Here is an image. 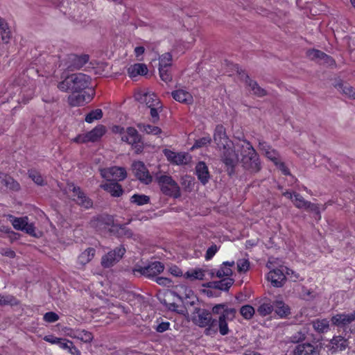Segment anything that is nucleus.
Here are the masks:
<instances>
[{"label":"nucleus","instance_id":"nucleus-9","mask_svg":"<svg viewBox=\"0 0 355 355\" xmlns=\"http://www.w3.org/2000/svg\"><path fill=\"white\" fill-rule=\"evenodd\" d=\"M164 269V266L159 261H154L145 267H140L133 270L134 273L139 272L141 275H144L148 278L155 277Z\"/></svg>","mask_w":355,"mask_h":355},{"label":"nucleus","instance_id":"nucleus-7","mask_svg":"<svg viewBox=\"0 0 355 355\" xmlns=\"http://www.w3.org/2000/svg\"><path fill=\"white\" fill-rule=\"evenodd\" d=\"M101 175L109 181H122L127 176V172L123 167L113 166L101 169Z\"/></svg>","mask_w":355,"mask_h":355},{"label":"nucleus","instance_id":"nucleus-44","mask_svg":"<svg viewBox=\"0 0 355 355\" xmlns=\"http://www.w3.org/2000/svg\"><path fill=\"white\" fill-rule=\"evenodd\" d=\"M273 311V304L270 302H265L261 304L257 309V313L261 316H266Z\"/></svg>","mask_w":355,"mask_h":355},{"label":"nucleus","instance_id":"nucleus-17","mask_svg":"<svg viewBox=\"0 0 355 355\" xmlns=\"http://www.w3.org/2000/svg\"><path fill=\"white\" fill-rule=\"evenodd\" d=\"M267 279L273 286L282 287L286 281V276L282 270L277 268L268 272Z\"/></svg>","mask_w":355,"mask_h":355},{"label":"nucleus","instance_id":"nucleus-56","mask_svg":"<svg viewBox=\"0 0 355 355\" xmlns=\"http://www.w3.org/2000/svg\"><path fill=\"white\" fill-rule=\"evenodd\" d=\"M43 319L46 322H55L59 320V316L54 312H47L44 315Z\"/></svg>","mask_w":355,"mask_h":355},{"label":"nucleus","instance_id":"nucleus-46","mask_svg":"<svg viewBox=\"0 0 355 355\" xmlns=\"http://www.w3.org/2000/svg\"><path fill=\"white\" fill-rule=\"evenodd\" d=\"M306 56L311 60H320L322 58H326V56L324 55V52L318 50V49H309L306 51Z\"/></svg>","mask_w":355,"mask_h":355},{"label":"nucleus","instance_id":"nucleus-64","mask_svg":"<svg viewBox=\"0 0 355 355\" xmlns=\"http://www.w3.org/2000/svg\"><path fill=\"white\" fill-rule=\"evenodd\" d=\"M155 282L162 286H169L171 284V280L166 277H158L155 279Z\"/></svg>","mask_w":355,"mask_h":355},{"label":"nucleus","instance_id":"nucleus-60","mask_svg":"<svg viewBox=\"0 0 355 355\" xmlns=\"http://www.w3.org/2000/svg\"><path fill=\"white\" fill-rule=\"evenodd\" d=\"M16 300L12 296H1L0 295V304H14Z\"/></svg>","mask_w":355,"mask_h":355},{"label":"nucleus","instance_id":"nucleus-23","mask_svg":"<svg viewBox=\"0 0 355 355\" xmlns=\"http://www.w3.org/2000/svg\"><path fill=\"white\" fill-rule=\"evenodd\" d=\"M105 191L114 197H119L123 193L121 186L114 182H109L101 186Z\"/></svg>","mask_w":355,"mask_h":355},{"label":"nucleus","instance_id":"nucleus-63","mask_svg":"<svg viewBox=\"0 0 355 355\" xmlns=\"http://www.w3.org/2000/svg\"><path fill=\"white\" fill-rule=\"evenodd\" d=\"M259 148L260 150L265 152L266 155H269L270 153V146L268 144L267 142L263 141H259Z\"/></svg>","mask_w":355,"mask_h":355},{"label":"nucleus","instance_id":"nucleus-14","mask_svg":"<svg viewBox=\"0 0 355 355\" xmlns=\"http://www.w3.org/2000/svg\"><path fill=\"white\" fill-rule=\"evenodd\" d=\"M73 92H80L88 87L89 76L85 73H78L71 74Z\"/></svg>","mask_w":355,"mask_h":355},{"label":"nucleus","instance_id":"nucleus-49","mask_svg":"<svg viewBox=\"0 0 355 355\" xmlns=\"http://www.w3.org/2000/svg\"><path fill=\"white\" fill-rule=\"evenodd\" d=\"M149 108L152 121L153 123H157L159 119V112L162 110V103H160V106H153Z\"/></svg>","mask_w":355,"mask_h":355},{"label":"nucleus","instance_id":"nucleus-35","mask_svg":"<svg viewBox=\"0 0 355 355\" xmlns=\"http://www.w3.org/2000/svg\"><path fill=\"white\" fill-rule=\"evenodd\" d=\"M184 277L190 280H202L205 277V271L201 268L192 269L187 271L184 274Z\"/></svg>","mask_w":355,"mask_h":355},{"label":"nucleus","instance_id":"nucleus-52","mask_svg":"<svg viewBox=\"0 0 355 355\" xmlns=\"http://www.w3.org/2000/svg\"><path fill=\"white\" fill-rule=\"evenodd\" d=\"M250 268L248 259H241L237 261V269L239 272H245Z\"/></svg>","mask_w":355,"mask_h":355},{"label":"nucleus","instance_id":"nucleus-36","mask_svg":"<svg viewBox=\"0 0 355 355\" xmlns=\"http://www.w3.org/2000/svg\"><path fill=\"white\" fill-rule=\"evenodd\" d=\"M139 129L148 135L158 136L162 133V129L157 126L150 124L139 125Z\"/></svg>","mask_w":355,"mask_h":355},{"label":"nucleus","instance_id":"nucleus-16","mask_svg":"<svg viewBox=\"0 0 355 355\" xmlns=\"http://www.w3.org/2000/svg\"><path fill=\"white\" fill-rule=\"evenodd\" d=\"M89 60V55H78L70 54L68 55V68L71 70L79 69Z\"/></svg>","mask_w":355,"mask_h":355},{"label":"nucleus","instance_id":"nucleus-62","mask_svg":"<svg viewBox=\"0 0 355 355\" xmlns=\"http://www.w3.org/2000/svg\"><path fill=\"white\" fill-rule=\"evenodd\" d=\"M223 162L229 168L232 169L234 166L236 160L235 157H224L223 159Z\"/></svg>","mask_w":355,"mask_h":355},{"label":"nucleus","instance_id":"nucleus-43","mask_svg":"<svg viewBox=\"0 0 355 355\" xmlns=\"http://www.w3.org/2000/svg\"><path fill=\"white\" fill-rule=\"evenodd\" d=\"M172 55L169 53L162 54L159 59V68H168L171 65Z\"/></svg>","mask_w":355,"mask_h":355},{"label":"nucleus","instance_id":"nucleus-33","mask_svg":"<svg viewBox=\"0 0 355 355\" xmlns=\"http://www.w3.org/2000/svg\"><path fill=\"white\" fill-rule=\"evenodd\" d=\"M245 82L251 88L252 91H253L254 94L259 96H263L266 94L265 89L259 87L256 81L251 80L248 75L245 78Z\"/></svg>","mask_w":355,"mask_h":355},{"label":"nucleus","instance_id":"nucleus-24","mask_svg":"<svg viewBox=\"0 0 355 355\" xmlns=\"http://www.w3.org/2000/svg\"><path fill=\"white\" fill-rule=\"evenodd\" d=\"M311 323L314 330L319 334H324L329 330V321L327 318L316 319Z\"/></svg>","mask_w":355,"mask_h":355},{"label":"nucleus","instance_id":"nucleus-25","mask_svg":"<svg viewBox=\"0 0 355 355\" xmlns=\"http://www.w3.org/2000/svg\"><path fill=\"white\" fill-rule=\"evenodd\" d=\"M234 265V261H225L222 263L220 269L216 271V276L218 278L223 277H228L232 275V270L230 267ZM211 275H214V272H212Z\"/></svg>","mask_w":355,"mask_h":355},{"label":"nucleus","instance_id":"nucleus-27","mask_svg":"<svg viewBox=\"0 0 355 355\" xmlns=\"http://www.w3.org/2000/svg\"><path fill=\"white\" fill-rule=\"evenodd\" d=\"M211 142V137L209 134L206 133L202 137L196 139L190 150L202 148L207 147Z\"/></svg>","mask_w":355,"mask_h":355},{"label":"nucleus","instance_id":"nucleus-22","mask_svg":"<svg viewBox=\"0 0 355 355\" xmlns=\"http://www.w3.org/2000/svg\"><path fill=\"white\" fill-rule=\"evenodd\" d=\"M148 73V68L145 64L137 63L131 65L128 69V74L130 78H135L139 75L144 76Z\"/></svg>","mask_w":355,"mask_h":355},{"label":"nucleus","instance_id":"nucleus-42","mask_svg":"<svg viewBox=\"0 0 355 355\" xmlns=\"http://www.w3.org/2000/svg\"><path fill=\"white\" fill-rule=\"evenodd\" d=\"M149 200V197L143 194H135L130 198L131 202L139 206L148 203Z\"/></svg>","mask_w":355,"mask_h":355},{"label":"nucleus","instance_id":"nucleus-19","mask_svg":"<svg viewBox=\"0 0 355 355\" xmlns=\"http://www.w3.org/2000/svg\"><path fill=\"white\" fill-rule=\"evenodd\" d=\"M294 355H318L317 347L310 343L298 345L294 349Z\"/></svg>","mask_w":355,"mask_h":355},{"label":"nucleus","instance_id":"nucleus-3","mask_svg":"<svg viewBox=\"0 0 355 355\" xmlns=\"http://www.w3.org/2000/svg\"><path fill=\"white\" fill-rule=\"evenodd\" d=\"M213 139L217 148L223 153V155H232L234 142L227 136L226 129L223 125L218 124L216 126Z\"/></svg>","mask_w":355,"mask_h":355},{"label":"nucleus","instance_id":"nucleus-59","mask_svg":"<svg viewBox=\"0 0 355 355\" xmlns=\"http://www.w3.org/2000/svg\"><path fill=\"white\" fill-rule=\"evenodd\" d=\"M218 251V248L216 245H212L211 247H209L207 252H206V254H205V259L207 260H209L211 259L214 255Z\"/></svg>","mask_w":355,"mask_h":355},{"label":"nucleus","instance_id":"nucleus-4","mask_svg":"<svg viewBox=\"0 0 355 355\" xmlns=\"http://www.w3.org/2000/svg\"><path fill=\"white\" fill-rule=\"evenodd\" d=\"M195 322L200 327H207L205 329L207 335H211L217 332V320L212 319L211 313L205 310L199 311L195 318Z\"/></svg>","mask_w":355,"mask_h":355},{"label":"nucleus","instance_id":"nucleus-5","mask_svg":"<svg viewBox=\"0 0 355 355\" xmlns=\"http://www.w3.org/2000/svg\"><path fill=\"white\" fill-rule=\"evenodd\" d=\"M121 139L131 145L136 154H139L142 152L144 143L141 140V136L135 128H128L125 130V133L121 136Z\"/></svg>","mask_w":355,"mask_h":355},{"label":"nucleus","instance_id":"nucleus-6","mask_svg":"<svg viewBox=\"0 0 355 355\" xmlns=\"http://www.w3.org/2000/svg\"><path fill=\"white\" fill-rule=\"evenodd\" d=\"M125 252V249L123 246L116 247L102 257L101 265L104 268L112 267L121 259Z\"/></svg>","mask_w":355,"mask_h":355},{"label":"nucleus","instance_id":"nucleus-39","mask_svg":"<svg viewBox=\"0 0 355 355\" xmlns=\"http://www.w3.org/2000/svg\"><path fill=\"white\" fill-rule=\"evenodd\" d=\"M111 231L116 232L119 237L130 238L132 236V231L122 225H113Z\"/></svg>","mask_w":355,"mask_h":355},{"label":"nucleus","instance_id":"nucleus-48","mask_svg":"<svg viewBox=\"0 0 355 355\" xmlns=\"http://www.w3.org/2000/svg\"><path fill=\"white\" fill-rule=\"evenodd\" d=\"M233 284V281L231 279H224L220 282H215L214 288L220 291H228Z\"/></svg>","mask_w":355,"mask_h":355},{"label":"nucleus","instance_id":"nucleus-8","mask_svg":"<svg viewBox=\"0 0 355 355\" xmlns=\"http://www.w3.org/2000/svg\"><path fill=\"white\" fill-rule=\"evenodd\" d=\"M231 155H257V154L250 141L239 139L237 142L234 143Z\"/></svg>","mask_w":355,"mask_h":355},{"label":"nucleus","instance_id":"nucleus-28","mask_svg":"<svg viewBox=\"0 0 355 355\" xmlns=\"http://www.w3.org/2000/svg\"><path fill=\"white\" fill-rule=\"evenodd\" d=\"M107 132L106 127L102 124L96 125L90 130V142L98 141Z\"/></svg>","mask_w":355,"mask_h":355},{"label":"nucleus","instance_id":"nucleus-41","mask_svg":"<svg viewBox=\"0 0 355 355\" xmlns=\"http://www.w3.org/2000/svg\"><path fill=\"white\" fill-rule=\"evenodd\" d=\"M71 76H68L64 80L60 82L58 87L62 92H73Z\"/></svg>","mask_w":355,"mask_h":355},{"label":"nucleus","instance_id":"nucleus-55","mask_svg":"<svg viewBox=\"0 0 355 355\" xmlns=\"http://www.w3.org/2000/svg\"><path fill=\"white\" fill-rule=\"evenodd\" d=\"M6 186L12 190H18L19 189V184L17 182L14 180L12 178H6L4 180Z\"/></svg>","mask_w":355,"mask_h":355},{"label":"nucleus","instance_id":"nucleus-18","mask_svg":"<svg viewBox=\"0 0 355 355\" xmlns=\"http://www.w3.org/2000/svg\"><path fill=\"white\" fill-rule=\"evenodd\" d=\"M135 98L137 101L145 103L148 108L153 106H160L161 101L154 93H144L142 95L137 94Z\"/></svg>","mask_w":355,"mask_h":355},{"label":"nucleus","instance_id":"nucleus-37","mask_svg":"<svg viewBox=\"0 0 355 355\" xmlns=\"http://www.w3.org/2000/svg\"><path fill=\"white\" fill-rule=\"evenodd\" d=\"M242 161L245 164H248V162H250V164L248 166H246V167L252 169L254 171H257L260 168V167H259L260 162L259 160V157L246 156V157H243V159Z\"/></svg>","mask_w":355,"mask_h":355},{"label":"nucleus","instance_id":"nucleus-32","mask_svg":"<svg viewBox=\"0 0 355 355\" xmlns=\"http://www.w3.org/2000/svg\"><path fill=\"white\" fill-rule=\"evenodd\" d=\"M0 33L4 43H8L11 38V32L6 20L0 17Z\"/></svg>","mask_w":355,"mask_h":355},{"label":"nucleus","instance_id":"nucleus-50","mask_svg":"<svg viewBox=\"0 0 355 355\" xmlns=\"http://www.w3.org/2000/svg\"><path fill=\"white\" fill-rule=\"evenodd\" d=\"M269 158L279 168V169L282 171V172L284 175L290 174L288 168L284 165V163L279 161L278 157H269Z\"/></svg>","mask_w":355,"mask_h":355},{"label":"nucleus","instance_id":"nucleus-40","mask_svg":"<svg viewBox=\"0 0 355 355\" xmlns=\"http://www.w3.org/2000/svg\"><path fill=\"white\" fill-rule=\"evenodd\" d=\"M68 189L69 191H72V194L71 196L73 198L74 200H76L78 204H83L84 202V196L81 193L79 187H76L73 184H69L68 187Z\"/></svg>","mask_w":355,"mask_h":355},{"label":"nucleus","instance_id":"nucleus-31","mask_svg":"<svg viewBox=\"0 0 355 355\" xmlns=\"http://www.w3.org/2000/svg\"><path fill=\"white\" fill-rule=\"evenodd\" d=\"M275 313L281 318L286 317L290 314V309L282 301L277 300L273 304Z\"/></svg>","mask_w":355,"mask_h":355},{"label":"nucleus","instance_id":"nucleus-58","mask_svg":"<svg viewBox=\"0 0 355 355\" xmlns=\"http://www.w3.org/2000/svg\"><path fill=\"white\" fill-rule=\"evenodd\" d=\"M103 111L101 109L90 110V123L94 120H99L103 117Z\"/></svg>","mask_w":355,"mask_h":355},{"label":"nucleus","instance_id":"nucleus-53","mask_svg":"<svg viewBox=\"0 0 355 355\" xmlns=\"http://www.w3.org/2000/svg\"><path fill=\"white\" fill-rule=\"evenodd\" d=\"M71 141L78 144L87 143L89 141V132L77 135Z\"/></svg>","mask_w":355,"mask_h":355},{"label":"nucleus","instance_id":"nucleus-10","mask_svg":"<svg viewBox=\"0 0 355 355\" xmlns=\"http://www.w3.org/2000/svg\"><path fill=\"white\" fill-rule=\"evenodd\" d=\"M9 218L15 230L24 231L31 236L35 235L34 225L28 222V217L25 216L17 218L12 216H10Z\"/></svg>","mask_w":355,"mask_h":355},{"label":"nucleus","instance_id":"nucleus-26","mask_svg":"<svg viewBox=\"0 0 355 355\" xmlns=\"http://www.w3.org/2000/svg\"><path fill=\"white\" fill-rule=\"evenodd\" d=\"M330 345L331 349L335 352L343 351L347 348L348 343L345 338L342 336H336L331 340Z\"/></svg>","mask_w":355,"mask_h":355},{"label":"nucleus","instance_id":"nucleus-2","mask_svg":"<svg viewBox=\"0 0 355 355\" xmlns=\"http://www.w3.org/2000/svg\"><path fill=\"white\" fill-rule=\"evenodd\" d=\"M154 177L164 194L175 198L180 196V188L171 176L159 171L154 173Z\"/></svg>","mask_w":355,"mask_h":355},{"label":"nucleus","instance_id":"nucleus-34","mask_svg":"<svg viewBox=\"0 0 355 355\" xmlns=\"http://www.w3.org/2000/svg\"><path fill=\"white\" fill-rule=\"evenodd\" d=\"M343 94L350 98L355 99V88L347 83H339L336 85Z\"/></svg>","mask_w":355,"mask_h":355},{"label":"nucleus","instance_id":"nucleus-20","mask_svg":"<svg viewBox=\"0 0 355 355\" xmlns=\"http://www.w3.org/2000/svg\"><path fill=\"white\" fill-rule=\"evenodd\" d=\"M173 98L182 103L191 104L193 99L192 95L184 89H177L172 92Z\"/></svg>","mask_w":355,"mask_h":355},{"label":"nucleus","instance_id":"nucleus-13","mask_svg":"<svg viewBox=\"0 0 355 355\" xmlns=\"http://www.w3.org/2000/svg\"><path fill=\"white\" fill-rule=\"evenodd\" d=\"M132 170L135 176L141 182L149 184L153 180V177L150 175L145 165L141 162H135L132 164Z\"/></svg>","mask_w":355,"mask_h":355},{"label":"nucleus","instance_id":"nucleus-51","mask_svg":"<svg viewBox=\"0 0 355 355\" xmlns=\"http://www.w3.org/2000/svg\"><path fill=\"white\" fill-rule=\"evenodd\" d=\"M159 76L164 82L168 83L172 80V75L168 68H159Z\"/></svg>","mask_w":355,"mask_h":355},{"label":"nucleus","instance_id":"nucleus-61","mask_svg":"<svg viewBox=\"0 0 355 355\" xmlns=\"http://www.w3.org/2000/svg\"><path fill=\"white\" fill-rule=\"evenodd\" d=\"M324 55L326 56V58L322 57V59H320L323 64L329 67H331L336 64V61L331 56L327 55L325 53H324Z\"/></svg>","mask_w":355,"mask_h":355},{"label":"nucleus","instance_id":"nucleus-1","mask_svg":"<svg viewBox=\"0 0 355 355\" xmlns=\"http://www.w3.org/2000/svg\"><path fill=\"white\" fill-rule=\"evenodd\" d=\"M214 314H218V320H217V330L218 329L223 336L229 333L227 321L233 320L235 318L236 311L234 308H228L225 304L215 305L212 308Z\"/></svg>","mask_w":355,"mask_h":355},{"label":"nucleus","instance_id":"nucleus-11","mask_svg":"<svg viewBox=\"0 0 355 355\" xmlns=\"http://www.w3.org/2000/svg\"><path fill=\"white\" fill-rule=\"evenodd\" d=\"M331 321L334 326L345 329L355 321V310L351 313H337L332 316Z\"/></svg>","mask_w":355,"mask_h":355},{"label":"nucleus","instance_id":"nucleus-54","mask_svg":"<svg viewBox=\"0 0 355 355\" xmlns=\"http://www.w3.org/2000/svg\"><path fill=\"white\" fill-rule=\"evenodd\" d=\"M89 263V251L85 250L78 259V263L81 267H85Z\"/></svg>","mask_w":355,"mask_h":355},{"label":"nucleus","instance_id":"nucleus-30","mask_svg":"<svg viewBox=\"0 0 355 355\" xmlns=\"http://www.w3.org/2000/svg\"><path fill=\"white\" fill-rule=\"evenodd\" d=\"M85 101V96L80 92H72L68 98V103L71 106H80Z\"/></svg>","mask_w":355,"mask_h":355},{"label":"nucleus","instance_id":"nucleus-21","mask_svg":"<svg viewBox=\"0 0 355 355\" xmlns=\"http://www.w3.org/2000/svg\"><path fill=\"white\" fill-rule=\"evenodd\" d=\"M196 173L198 180L203 184L208 182L210 175L207 165L202 162H199L196 166Z\"/></svg>","mask_w":355,"mask_h":355},{"label":"nucleus","instance_id":"nucleus-38","mask_svg":"<svg viewBox=\"0 0 355 355\" xmlns=\"http://www.w3.org/2000/svg\"><path fill=\"white\" fill-rule=\"evenodd\" d=\"M307 330L308 328L304 327L302 329H300L299 331L293 334L291 337H289V341L293 343H297L301 341H303L306 338Z\"/></svg>","mask_w":355,"mask_h":355},{"label":"nucleus","instance_id":"nucleus-12","mask_svg":"<svg viewBox=\"0 0 355 355\" xmlns=\"http://www.w3.org/2000/svg\"><path fill=\"white\" fill-rule=\"evenodd\" d=\"M293 196L294 198L292 202L297 208L313 211L317 214H320L319 207L317 205L306 200L299 193H294Z\"/></svg>","mask_w":355,"mask_h":355},{"label":"nucleus","instance_id":"nucleus-45","mask_svg":"<svg viewBox=\"0 0 355 355\" xmlns=\"http://www.w3.org/2000/svg\"><path fill=\"white\" fill-rule=\"evenodd\" d=\"M168 160L176 165H186L191 162V157H168Z\"/></svg>","mask_w":355,"mask_h":355},{"label":"nucleus","instance_id":"nucleus-57","mask_svg":"<svg viewBox=\"0 0 355 355\" xmlns=\"http://www.w3.org/2000/svg\"><path fill=\"white\" fill-rule=\"evenodd\" d=\"M29 177L37 184L42 185L43 184V178L38 172H37L35 171H31L29 172Z\"/></svg>","mask_w":355,"mask_h":355},{"label":"nucleus","instance_id":"nucleus-29","mask_svg":"<svg viewBox=\"0 0 355 355\" xmlns=\"http://www.w3.org/2000/svg\"><path fill=\"white\" fill-rule=\"evenodd\" d=\"M58 345L62 349H64L71 354L80 355V353L78 349H76L73 343L69 340L64 338H60Z\"/></svg>","mask_w":355,"mask_h":355},{"label":"nucleus","instance_id":"nucleus-15","mask_svg":"<svg viewBox=\"0 0 355 355\" xmlns=\"http://www.w3.org/2000/svg\"><path fill=\"white\" fill-rule=\"evenodd\" d=\"M92 223V226L98 231L105 230L110 227H112L114 225L112 217L105 214L94 217Z\"/></svg>","mask_w":355,"mask_h":355},{"label":"nucleus","instance_id":"nucleus-47","mask_svg":"<svg viewBox=\"0 0 355 355\" xmlns=\"http://www.w3.org/2000/svg\"><path fill=\"white\" fill-rule=\"evenodd\" d=\"M254 309L250 305L243 306L240 309L241 315L246 320H250L254 314Z\"/></svg>","mask_w":355,"mask_h":355}]
</instances>
